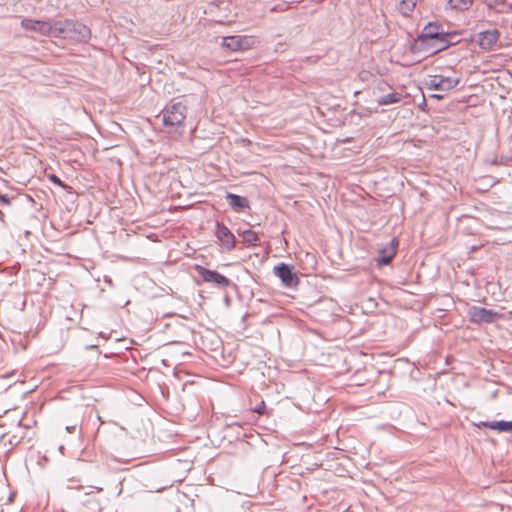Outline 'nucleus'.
Masks as SVG:
<instances>
[{
    "instance_id": "1",
    "label": "nucleus",
    "mask_w": 512,
    "mask_h": 512,
    "mask_svg": "<svg viewBox=\"0 0 512 512\" xmlns=\"http://www.w3.org/2000/svg\"><path fill=\"white\" fill-rule=\"evenodd\" d=\"M90 36V29L78 21L66 19L54 22L53 37L84 42Z\"/></svg>"
},
{
    "instance_id": "2",
    "label": "nucleus",
    "mask_w": 512,
    "mask_h": 512,
    "mask_svg": "<svg viewBox=\"0 0 512 512\" xmlns=\"http://www.w3.org/2000/svg\"><path fill=\"white\" fill-rule=\"evenodd\" d=\"M468 316L472 323L481 324V323H493L501 318V314L484 307L479 306H471L468 309Z\"/></svg>"
},
{
    "instance_id": "3",
    "label": "nucleus",
    "mask_w": 512,
    "mask_h": 512,
    "mask_svg": "<svg viewBox=\"0 0 512 512\" xmlns=\"http://www.w3.org/2000/svg\"><path fill=\"white\" fill-rule=\"evenodd\" d=\"M186 106L178 102L163 112V123L166 126H180L186 118Z\"/></svg>"
},
{
    "instance_id": "4",
    "label": "nucleus",
    "mask_w": 512,
    "mask_h": 512,
    "mask_svg": "<svg viewBox=\"0 0 512 512\" xmlns=\"http://www.w3.org/2000/svg\"><path fill=\"white\" fill-rule=\"evenodd\" d=\"M460 82L458 77L432 75L426 82L429 89L435 91L446 92L456 87Z\"/></svg>"
},
{
    "instance_id": "5",
    "label": "nucleus",
    "mask_w": 512,
    "mask_h": 512,
    "mask_svg": "<svg viewBox=\"0 0 512 512\" xmlns=\"http://www.w3.org/2000/svg\"><path fill=\"white\" fill-rule=\"evenodd\" d=\"M196 271L204 282L211 283L218 288H227L231 283L230 279L215 270L196 266Z\"/></svg>"
},
{
    "instance_id": "6",
    "label": "nucleus",
    "mask_w": 512,
    "mask_h": 512,
    "mask_svg": "<svg viewBox=\"0 0 512 512\" xmlns=\"http://www.w3.org/2000/svg\"><path fill=\"white\" fill-rule=\"evenodd\" d=\"M254 44L250 36H227L222 39V47L229 51L247 50Z\"/></svg>"
},
{
    "instance_id": "7",
    "label": "nucleus",
    "mask_w": 512,
    "mask_h": 512,
    "mask_svg": "<svg viewBox=\"0 0 512 512\" xmlns=\"http://www.w3.org/2000/svg\"><path fill=\"white\" fill-rule=\"evenodd\" d=\"M21 25L25 30L34 31L43 36L54 34V22L26 18L22 20Z\"/></svg>"
},
{
    "instance_id": "8",
    "label": "nucleus",
    "mask_w": 512,
    "mask_h": 512,
    "mask_svg": "<svg viewBox=\"0 0 512 512\" xmlns=\"http://www.w3.org/2000/svg\"><path fill=\"white\" fill-rule=\"evenodd\" d=\"M443 31H440V26L436 23L430 22L423 28L421 34L415 40V45L420 47L428 46L430 41L440 39Z\"/></svg>"
},
{
    "instance_id": "9",
    "label": "nucleus",
    "mask_w": 512,
    "mask_h": 512,
    "mask_svg": "<svg viewBox=\"0 0 512 512\" xmlns=\"http://www.w3.org/2000/svg\"><path fill=\"white\" fill-rule=\"evenodd\" d=\"M500 38L498 29L481 31L474 36V41L484 50H492Z\"/></svg>"
},
{
    "instance_id": "10",
    "label": "nucleus",
    "mask_w": 512,
    "mask_h": 512,
    "mask_svg": "<svg viewBox=\"0 0 512 512\" xmlns=\"http://www.w3.org/2000/svg\"><path fill=\"white\" fill-rule=\"evenodd\" d=\"M274 273L281 279L283 285L286 287H296L299 283L297 275L293 273L292 268L285 263L275 266Z\"/></svg>"
},
{
    "instance_id": "11",
    "label": "nucleus",
    "mask_w": 512,
    "mask_h": 512,
    "mask_svg": "<svg viewBox=\"0 0 512 512\" xmlns=\"http://www.w3.org/2000/svg\"><path fill=\"white\" fill-rule=\"evenodd\" d=\"M216 237L227 251H231L235 247L236 239L234 234L227 226L219 222L216 224Z\"/></svg>"
},
{
    "instance_id": "12",
    "label": "nucleus",
    "mask_w": 512,
    "mask_h": 512,
    "mask_svg": "<svg viewBox=\"0 0 512 512\" xmlns=\"http://www.w3.org/2000/svg\"><path fill=\"white\" fill-rule=\"evenodd\" d=\"M398 244V239L394 237L379 250V257L377 259L379 265H388L391 263L396 255Z\"/></svg>"
},
{
    "instance_id": "13",
    "label": "nucleus",
    "mask_w": 512,
    "mask_h": 512,
    "mask_svg": "<svg viewBox=\"0 0 512 512\" xmlns=\"http://www.w3.org/2000/svg\"><path fill=\"white\" fill-rule=\"evenodd\" d=\"M226 198L231 208L235 211H242L249 207V201L246 197L227 193Z\"/></svg>"
},
{
    "instance_id": "14",
    "label": "nucleus",
    "mask_w": 512,
    "mask_h": 512,
    "mask_svg": "<svg viewBox=\"0 0 512 512\" xmlns=\"http://www.w3.org/2000/svg\"><path fill=\"white\" fill-rule=\"evenodd\" d=\"M477 426L497 430L499 432H512V421L501 420L492 422H480Z\"/></svg>"
},
{
    "instance_id": "15",
    "label": "nucleus",
    "mask_w": 512,
    "mask_h": 512,
    "mask_svg": "<svg viewBox=\"0 0 512 512\" xmlns=\"http://www.w3.org/2000/svg\"><path fill=\"white\" fill-rule=\"evenodd\" d=\"M399 1V11L403 16H409L416 7L418 0H398Z\"/></svg>"
},
{
    "instance_id": "16",
    "label": "nucleus",
    "mask_w": 512,
    "mask_h": 512,
    "mask_svg": "<svg viewBox=\"0 0 512 512\" xmlns=\"http://www.w3.org/2000/svg\"><path fill=\"white\" fill-rule=\"evenodd\" d=\"M402 96L400 93L391 92L386 95L379 97L378 103L380 105H390L394 103H398L401 100Z\"/></svg>"
},
{
    "instance_id": "17",
    "label": "nucleus",
    "mask_w": 512,
    "mask_h": 512,
    "mask_svg": "<svg viewBox=\"0 0 512 512\" xmlns=\"http://www.w3.org/2000/svg\"><path fill=\"white\" fill-rule=\"evenodd\" d=\"M83 512H101V505L95 497H89L84 503Z\"/></svg>"
},
{
    "instance_id": "18",
    "label": "nucleus",
    "mask_w": 512,
    "mask_h": 512,
    "mask_svg": "<svg viewBox=\"0 0 512 512\" xmlns=\"http://www.w3.org/2000/svg\"><path fill=\"white\" fill-rule=\"evenodd\" d=\"M240 235L243 238V241L248 245H257V242L259 241L257 233L250 229L244 230Z\"/></svg>"
},
{
    "instance_id": "19",
    "label": "nucleus",
    "mask_w": 512,
    "mask_h": 512,
    "mask_svg": "<svg viewBox=\"0 0 512 512\" xmlns=\"http://www.w3.org/2000/svg\"><path fill=\"white\" fill-rule=\"evenodd\" d=\"M473 0H449V5L452 9L464 11L469 9L472 5Z\"/></svg>"
},
{
    "instance_id": "20",
    "label": "nucleus",
    "mask_w": 512,
    "mask_h": 512,
    "mask_svg": "<svg viewBox=\"0 0 512 512\" xmlns=\"http://www.w3.org/2000/svg\"><path fill=\"white\" fill-rule=\"evenodd\" d=\"M450 36L446 33L441 34L440 39L434 40V48L436 51L443 50L447 48L449 45H451V42L449 40Z\"/></svg>"
},
{
    "instance_id": "21",
    "label": "nucleus",
    "mask_w": 512,
    "mask_h": 512,
    "mask_svg": "<svg viewBox=\"0 0 512 512\" xmlns=\"http://www.w3.org/2000/svg\"><path fill=\"white\" fill-rule=\"evenodd\" d=\"M48 178H49V180H50L52 183H54V184H56V185H58V186H60V187H62V188H65V189H66V188H70L69 186H67L66 184H64V183L60 180V178H59V177H57L55 174H51V175H49V176H48Z\"/></svg>"
},
{
    "instance_id": "22",
    "label": "nucleus",
    "mask_w": 512,
    "mask_h": 512,
    "mask_svg": "<svg viewBox=\"0 0 512 512\" xmlns=\"http://www.w3.org/2000/svg\"><path fill=\"white\" fill-rule=\"evenodd\" d=\"M254 412H256L258 414H265L266 413V405H265V403L262 401L260 403V405H258L257 407L254 408Z\"/></svg>"
},
{
    "instance_id": "23",
    "label": "nucleus",
    "mask_w": 512,
    "mask_h": 512,
    "mask_svg": "<svg viewBox=\"0 0 512 512\" xmlns=\"http://www.w3.org/2000/svg\"><path fill=\"white\" fill-rule=\"evenodd\" d=\"M0 203H1L2 205L7 206V205H9V204H10V199H9L6 195H1V194H0Z\"/></svg>"
},
{
    "instance_id": "24",
    "label": "nucleus",
    "mask_w": 512,
    "mask_h": 512,
    "mask_svg": "<svg viewBox=\"0 0 512 512\" xmlns=\"http://www.w3.org/2000/svg\"><path fill=\"white\" fill-rule=\"evenodd\" d=\"M431 97L432 98L441 99V98H443V95H441V94H433V95H431Z\"/></svg>"
},
{
    "instance_id": "25",
    "label": "nucleus",
    "mask_w": 512,
    "mask_h": 512,
    "mask_svg": "<svg viewBox=\"0 0 512 512\" xmlns=\"http://www.w3.org/2000/svg\"><path fill=\"white\" fill-rule=\"evenodd\" d=\"M96 489H97L98 492L102 491L101 487H96Z\"/></svg>"
}]
</instances>
